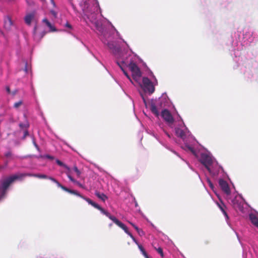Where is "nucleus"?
Returning <instances> with one entry per match:
<instances>
[{
	"mask_svg": "<svg viewBox=\"0 0 258 258\" xmlns=\"http://www.w3.org/2000/svg\"><path fill=\"white\" fill-rule=\"evenodd\" d=\"M80 6L82 18L91 27H94L102 43L113 54L117 64L134 85H139L149 94L155 91L158 84L153 73L149 70L147 77H143L138 66L140 58L129 48L126 42L111 23L101 14L97 0H82Z\"/></svg>",
	"mask_w": 258,
	"mask_h": 258,
	"instance_id": "1",
	"label": "nucleus"
},
{
	"mask_svg": "<svg viewBox=\"0 0 258 258\" xmlns=\"http://www.w3.org/2000/svg\"><path fill=\"white\" fill-rule=\"evenodd\" d=\"M183 142L184 145L181 148L195 155L208 170L211 177H222L223 175H224L223 168L209 151L205 149H197V143L191 135Z\"/></svg>",
	"mask_w": 258,
	"mask_h": 258,
	"instance_id": "2",
	"label": "nucleus"
},
{
	"mask_svg": "<svg viewBox=\"0 0 258 258\" xmlns=\"http://www.w3.org/2000/svg\"><path fill=\"white\" fill-rule=\"evenodd\" d=\"M224 174L222 177H212L213 180L218 181L219 186L222 190L224 192L225 198L228 202L232 205L233 208L239 211L244 213V206L246 204L241 195L236 192H232L228 183L224 180L227 177L226 173L223 170Z\"/></svg>",
	"mask_w": 258,
	"mask_h": 258,
	"instance_id": "3",
	"label": "nucleus"
},
{
	"mask_svg": "<svg viewBox=\"0 0 258 258\" xmlns=\"http://www.w3.org/2000/svg\"><path fill=\"white\" fill-rule=\"evenodd\" d=\"M161 116L169 127L174 128L176 136L183 141L191 135L179 114L173 116L167 109L165 108L162 110Z\"/></svg>",
	"mask_w": 258,
	"mask_h": 258,
	"instance_id": "4",
	"label": "nucleus"
},
{
	"mask_svg": "<svg viewBox=\"0 0 258 258\" xmlns=\"http://www.w3.org/2000/svg\"><path fill=\"white\" fill-rule=\"evenodd\" d=\"M35 174L31 173H18L2 179L0 181V201L6 197L9 186L16 180H21L26 176L34 177Z\"/></svg>",
	"mask_w": 258,
	"mask_h": 258,
	"instance_id": "5",
	"label": "nucleus"
},
{
	"mask_svg": "<svg viewBox=\"0 0 258 258\" xmlns=\"http://www.w3.org/2000/svg\"><path fill=\"white\" fill-rule=\"evenodd\" d=\"M171 102L166 93H163L160 97L156 100L151 101L150 109L152 112L157 117L160 115V110L162 108L169 107Z\"/></svg>",
	"mask_w": 258,
	"mask_h": 258,
	"instance_id": "6",
	"label": "nucleus"
},
{
	"mask_svg": "<svg viewBox=\"0 0 258 258\" xmlns=\"http://www.w3.org/2000/svg\"><path fill=\"white\" fill-rule=\"evenodd\" d=\"M64 191L68 192L70 194L75 195L77 196H78V197L81 198L82 199H83V200L86 201L89 204L91 205V206L94 207L95 208H96L98 210H99L100 211V212L102 214H103V215H105L106 214V213L107 212V211H105V210H104L103 208H102L99 205L95 203V202L92 201L90 199L82 196V195L79 194L76 190L70 189L66 187V188L64 189Z\"/></svg>",
	"mask_w": 258,
	"mask_h": 258,
	"instance_id": "7",
	"label": "nucleus"
},
{
	"mask_svg": "<svg viewBox=\"0 0 258 258\" xmlns=\"http://www.w3.org/2000/svg\"><path fill=\"white\" fill-rule=\"evenodd\" d=\"M106 216H107L108 218H109L111 221H113L114 223H115L116 225H117L119 227L121 228L131 238L133 239V241L138 246V244H140L139 242L137 241L134 236L132 234L131 232L128 230L127 227L121 222L119 221L115 217L112 216L109 213L107 212L105 214Z\"/></svg>",
	"mask_w": 258,
	"mask_h": 258,
	"instance_id": "8",
	"label": "nucleus"
},
{
	"mask_svg": "<svg viewBox=\"0 0 258 258\" xmlns=\"http://www.w3.org/2000/svg\"><path fill=\"white\" fill-rule=\"evenodd\" d=\"M241 45V43L240 42H232L233 46V51L234 52V55H235V57L233 58L234 61L237 63L236 66H234L233 67L234 69H237L238 67L241 66H243V61L242 58L240 56V53L239 52V48L240 47Z\"/></svg>",
	"mask_w": 258,
	"mask_h": 258,
	"instance_id": "9",
	"label": "nucleus"
},
{
	"mask_svg": "<svg viewBox=\"0 0 258 258\" xmlns=\"http://www.w3.org/2000/svg\"><path fill=\"white\" fill-rule=\"evenodd\" d=\"M252 32L249 29H245L243 30V40L246 44L250 43L253 41L254 39L252 37Z\"/></svg>",
	"mask_w": 258,
	"mask_h": 258,
	"instance_id": "10",
	"label": "nucleus"
},
{
	"mask_svg": "<svg viewBox=\"0 0 258 258\" xmlns=\"http://www.w3.org/2000/svg\"><path fill=\"white\" fill-rule=\"evenodd\" d=\"M153 136L156 139V140L159 142V143L162 145L164 147H165L167 150L170 151L173 153H174L175 155H176L177 156H178L179 158H180L182 160H184V159H183L179 154L178 153H177L175 151L172 150L171 149L169 146L164 142H163L161 139L159 138L158 136L155 135L154 134H153Z\"/></svg>",
	"mask_w": 258,
	"mask_h": 258,
	"instance_id": "11",
	"label": "nucleus"
},
{
	"mask_svg": "<svg viewBox=\"0 0 258 258\" xmlns=\"http://www.w3.org/2000/svg\"><path fill=\"white\" fill-rule=\"evenodd\" d=\"M249 218L253 225L258 229V214L251 213L249 215Z\"/></svg>",
	"mask_w": 258,
	"mask_h": 258,
	"instance_id": "12",
	"label": "nucleus"
},
{
	"mask_svg": "<svg viewBox=\"0 0 258 258\" xmlns=\"http://www.w3.org/2000/svg\"><path fill=\"white\" fill-rule=\"evenodd\" d=\"M35 16L34 12L27 14L24 18L25 23L28 25H30L32 21L34 19Z\"/></svg>",
	"mask_w": 258,
	"mask_h": 258,
	"instance_id": "13",
	"label": "nucleus"
},
{
	"mask_svg": "<svg viewBox=\"0 0 258 258\" xmlns=\"http://www.w3.org/2000/svg\"><path fill=\"white\" fill-rule=\"evenodd\" d=\"M42 23L44 24L49 28V32H55L57 31L54 26L47 19L44 18L42 20Z\"/></svg>",
	"mask_w": 258,
	"mask_h": 258,
	"instance_id": "14",
	"label": "nucleus"
},
{
	"mask_svg": "<svg viewBox=\"0 0 258 258\" xmlns=\"http://www.w3.org/2000/svg\"><path fill=\"white\" fill-rule=\"evenodd\" d=\"M61 26L65 28L64 31L68 33L71 34V31L73 30V26L68 22L66 21L65 23H61Z\"/></svg>",
	"mask_w": 258,
	"mask_h": 258,
	"instance_id": "15",
	"label": "nucleus"
},
{
	"mask_svg": "<svg viewBox=\"0 0 258 258\" xmlns=\"http://www.w3.org/2000/svg\"><path fill=\"white\" fill-rule=\"evenodd\" d=\"M13 22L10 17H9V16L6 17L4 19L5 28L7 30H9L11 28Z\"/></svg>",
	"mask_w": 258,
	"mask_h": 258,
	"instance_id": "16",
	"label": "nucleus"
},
{
	"mask_svg": "<svg viewBox=\"0 0 258 258\" xmlns=\"http://www.w3.org/2000/svg\"><path fill=\"white\" fill-rule=\"evenodd\" d=\"M66 173L68 176V177L70 179V180L72 181L73 182H74V183L76 184L77 185H78L79 186L81 187H83V185L80 183L79 182L77 181L76 180H75V179H74L72 176L70 174V173L69 172H66Z\"/></svg>",
	"mask_w": 258,
	"mask_h": 258,
	"instance_id": "17",
	"label": "nucleus"
},
{
	"mask_svg": "<svg viewBox=\"0 0 258 258\" xmlns=\"http://www.w3.org/2000/svg\"><path fill=\"white\" fill-rule=\"evenodd\" d=\"M217 205L219 207V208L220 209L221 211H222V212L223 213V214H224L225 217V219L227 221V224L230 225L229 222H228V219H229V217H228V216L227 214V213L226 212V211H225L224 209V207H223V206H222V205L219 204V203H217Z\"/></svg>",
	"mask_w": 258,
	"mask_h": 258,
	"instance_id": "18",
	"label": "nucleus"
},
{
	"mask_svg": "<svg viewBox=\"0 0 258 258\" xmlns=\"http://www.w3.org/2000/svg\"><path fill=\"white\" fill-rule=\"evenodd\" d=\"M95 195L100 199H101L103 202L105 201V200L107 199V197L103 193H100L98 192H96L95 193Z\"/></svg>",
	"mask_w": 258,
	"mask_h": 258,
	"instance_id": "19",
	"label": "nucleus"
},
{
	"mask_svg": "<svg viewBox=\"0 0 258 258\" xmlns=\"http://www.w3.org/2000/svg\"><path fill=\"white\" fill-rule=\"evenodd\" d=\"M138 247L142 253V254L145 256V258H149L148 255L146 253L143 247L141 244H138Z\"/></svg>",
	"mask_w": 258,
	"mask_h": 258,
	"instance_id": "20",
	"label": "nucleus"
},
{
	"mask_svg": "<svg viewBox=\"0 0 258 258\" xmlns=\"http://www.w3.org/2000/svg\"><path fill=\"white\" fill-rule=\"evenodd\" d=\"M19 126L22 129H26L29 127V124L28 121L26 120L24 122L20 123Z\"/></svg>",
	"mask_w": 258,
	"mask_h": 258,
	"instance_id": "21",
	"label": "nucleus"
},
{
	"mask_svg": "<svg viewBox=\"0 0 258 258\" xmlns=\"http://www.w3.org/2000/svg\"><path fill=\"white\" fill-rule=\"evenodd\" d=\"M56 163L58 165H59L60 166H63L64 167H65L68 170V171L67 172H70V168L68 166H67L66 165L64 164L61 161H60V160L57 159L56 160Z\"/></svg>",
	"mask_w": 258,
	"mask_h": 258,
	"instance_id": "22",
	"label": "nucleus"
},
{
	"mask_svg": "<svg viewBox=\"0 0 258 258\" xmlns=\"http://www.w3.org/2000/svg\"><path fill=\"white\" fill-rule=\"evenodd\" d=\"M153 247H154V248L160 254L161 257H163L164 256V253H163L162 249L160 247L157 248L156 247H155L154 245H153Z\"/></svg>",
	"mask_w": 258,
	"mask_h": 258,
	"instance_id": "23",
	"label": "nucleus"
},
{
	"mask_svg": "<svg viewBox=\"0 0 258 258\" xmlns=\"http://www.w3.org/2000/svg\"><path fill=\"white\" fill-rule=\"evenodd\" d=\"M34 177L39 178H44V179H47V176L45 174H35L34 175Z\"/></svg>",
	"mask_w": 258,
	"mask_h": 258,
	"instance_id": "24",
	"label": "nucleus"
},
{
	"mask_svg": "<svg viewBox=\"0 0 258 258\" xmlns=\"http://www.w3.org/2000/svg\"><path fill=\"white\" fill-rule=\"evenodd\" d=\"M207 182H208L209 186L210 187V188L213 191H214L215 186H214V184L212 183V181L210 180V179L209 178H207Z\"/></svg>",
	"mask_w": 258,
	"mask_h": 258,
	"instance_id": "25",
	"label": "nucleus"
},
{
	"mask_svg": "<svg viewBox=\"0 0 258 258\" xmlns=\"http://www.w3.org/2000/svg\"><path fill=\"white\" fill-rule=\"evenodd\" d=\"M69 3L70 4V5L71 6L72 9H73V10L74 11V12L76 13H78V11L77 10V9L75 7V6L74 5V4L72 3V0H69Z\"/></svg>",
	"mask_w": 258,
	"mask_h": 258,
	"instance_id": "26",
	"label": "nucleus"
},
{
	"mask_svg": "<svg viewBox=\"0 0 258 258\" xmlns=\"http://www.w3.org/2000/svg\"><path fill=\"white\" fill-rule=\"evenodd\" d=\"M41 157L42 158H47V159H48L49 160H53L54 159V157H53V156H52L51 155H48V154H46V155H43Z\"/></svg>",
	"mask_w": 258,
	"mask_h": 258,
	"instance_id": "27",
	"label": "nucleus"
},
{
	"mask_svg": "<svg viewBox=\"0 0 258 258\" xmlns=\"http://www.w3.org/2000/svg\"><path fill=\"white\" fill-rule=\"evenodd\" d=\"M55 183L56 184L57 186L58 187H60L62 189H63V190H64V189L66 188L65 186L62 185L58 181H57Z\"/></svg>",
	"mask_w": 258,
	"mask_h": 258,
	"instance_id": "28",
	"label": "nucleus"
},
{
	"mask_svg": "<svg viewBox=\"0 0 258 258\" xmlns=\"http://www.w3.org/2000/svg\"><path fill=\"white\" fill-rule=\"evenodd\" d=\"M50 13L53 16L54 18H56L57 17V14L55 11L51 10Z\"/></svg>",
	"mask_w": 258,
	"mask_h": 258,
	"instance_id": "29",
	"label": "nucleus"
},
{
	"mask_svg": "<svg viewBox=\"0 0 258 258\" xmlns=\"http://www.w3.org/2000/svg\"><path fill=\"white\" fill-rule=\"evenodd\" d=\"M22 104V102L21 101H18V102H16L14 105V106L15 108H18L19 107L21 104Z\"/></svg>",
	"mask_w": 258,
	"mask_h": 258,
	"instance_id": "30",
	"label": "nucleus"
},
{
	"mask_svg": "<svg viewBox=\"0 0 258 258\" xmlns=\"http://www.w3.org/2000/svg\"><path fill=\"white\" fill-rule=\"evenodd\" d=\"M74 170L77 173L78 176H80V175L81 174V172L79 171V170L76 166H75L74 167Z\"/></svg>",
	"mask_w": 258,
	"mask_h": 258,
	"instance_id": "31",
	"label": "nucleus"
},
{
	"mask_svg": "<svg viewBox=\"0 0 258 258\" xmlns=\"http://www.w3.org/2000/svg\"><path fill=\"white\" fill-rule=\"evenodd\" d=\"M74 37L78 40L82 44V45H83L85 47H86L87 49H88V48L86 46V45H85V44L78 37L74 35Z\"/></svg>",
	"mask_w": 258,
	"mask_h": 258,
	"instance_id": "32",
	"label": "nucleus"
},
{
	"mask_svg": "<svg viewBox=\"0 0 258 258\" xmlns=\"http://www.w3.org/2000/svg\"><path fill=\"white\" fill-rule=\"evenodd\" d=\"M47 179H48L50 180L51 181H52V182H53L54 183H55L57 181L54 178H53L52 177H51V176H47Z\"/></svg>",
	"mask_w": 258,
	"mask_h": 258,
	"instance_id": "33",
	"label": "nucleus"
},
{
	"mask_svg": "<svg viewBox=\"0 0 258 258\" xmlns=\"http://www.w3.org/2000/svg\"><path fill=\"white\" fill-rule=\"evenodd\" d=\"M130 224L133 226V227L136 229V230L137 231V232H139V228L137 226H136L134 224H133V223H130Z\"/></svg>",
	"mask_w": 258,
	"mask_h": 258,
	"instance_id": "34",
	"label": "nucleus"
},
{
	"mask_svg": "<svg viewBox=\"0 0 258 258\" xmlns=\"http://www.w3.org/2000/svg\"><path fill=\"white\" fill-rule=\"evenodd\" d=\"M141 96H142V99H143V102H144V103L145 105L146 106H147V101H146V100L145 98H144V97L142 93H141Z\"/></svg>",
	"mask_w": 258,
	"mask_h": 258,
	"instance_id": "35",
	"label": "nucleus"
},
{
	"mask_svg": "<svg viewBox=\"0 0 258 258\" xmlns=\"http://www.w3.org/2000/svg\"><path fill=\"white\" fill-rule=\"evenodd\" d=\"M183 161H184V162L187 164V165L188 166L189 168L191 170H194V169H193V168H192V167L189 165V163H188L187 161H185L184 159V160H183Z\"/></svg>",
	"mask_w": 258,
	"mask_h": 258,
	"instance_id": "36",
	"label": "nucleus"
},
{
	"mask_svg": "<svg viewBox=\"0 0 258 258\" xmlns=\"http://www.w3.org/2000/svg\"><path fill=\"white\" fill-rule=\"evenodd\" d=\"M5 156L7 157H9L11 156V153L10 152H8L7 153H6Z\"/></svg>",
	"mask_w": 258,
	"mask_h": 258,
	"instance_id": "37",
	"label": "nucleus"
},
{
	"mask_svg": "<svg viewBox=\"0 0 258 258\" xmlns=\"http://www.w3.org/2000/svg\"><path fill=\"white\" fill-rule=\"evenodd\" d=\"M139 235H143L144 233V232L143 231V230H141L139 229V232H137Z\"/></svg>",
	"mask_w": 258,
	"mask_h": 258,
	"instance_id": "38",
	"label": "nucleus"
},
{
	"mask_svg": "<svg viewBox=\"0 0 258 258\" xmlns=\"http://www.w3.org/2000/svg\"><path fill=\"white\" fill-rule=\"evenodd\" d=\"M36 29H37V27L35 26L34 27V32H33V33H34V35L35 36H36Z\"/></svg>",
	"mask_w": 258,
	"mask_h": 258,
	"instance_id": "39",
	"label": "nucleus"
},
{
	"mask_svg": "<svg viewBox=\"0 0 258 258\" xmlns=\"http://www.w3.org/2000/svg\"><path fill=\"white\" fill-rule=\"evenodd\" d=\"M28 135V132L27 131L24 132V138H25Z\"/></svg>",
	"mask_w": 258,
	"mask_h": 258,
	"instance_id": "40",
	"label": "nucleus"
},
{
	"mask_svg": "<svg viewBox=\"0 0 258 258\" xmlns=\"http://www.w3.org/2000/svg\"><path fill=\"white\" fill-rule=\"evenodd\" d=\"M165 134L167 135V136L169 138H171V135L170 134H169L166 131H164Z\"/></svg>",
	"mask_w": 258,
	"mask_h": 258,
	"instance_id": "41",
	"label": "nucleus"
},
{
	"mask_svg": "<svg viewBox=\"0 0 258 258\" xmlns=\"http://www.w3.org/2000/svg\"><path fill=\"white\" fill-rule=\"evenodd\" d=\"M6 90H7L8 93H10V88L9 87H7Z\"/></svg>",
	"mask_w": 258,
	"mask_h": 258,
	"instance_id": "42",
	"label": "nucleus"
},
{
	"mask_svg": "<svg viewBox=\"0 0 258 258\" xmlns=\"http://www.w3.org/2000/svg\"><path fill=\"white\" fill-rule=\"evenodd\" d=\"M33 143H34V146H35V147H36L37 149H38V147L37 145L36 144V143L35 142V141H33Z\"/></svg>",
	"mask_w": 258,
	"mask_h": 258,
	"instance_id": "43",
	"label": "nucleus"
},
{
	"mask_svg": "<svg viewBox=\"0 0 258 258\" xmlns=\"http://www.w3.org/2000/svg\"><path fill=\"white\" fill-rule=\"evenodd\" d=\"M8 2H14L15 0H7Z\"/></svg>",
	"mask_w": 258,
	"mask_h": 258,
	"instance_id": "44",
	"label": "nucleus"
},
{
	"mask_svg": "<svg viewBox=\"0 0 258 258\" xmlns=\"http://www.w3.org/2000/svg\"><path fill=\"white\" fill-rule=\"evenodd\" d=\"M112 226V223H110V224H109V226L110 227H111Z\"/></svg>",
	"mask_w": 258,
	"mask_h": 258,
	"instance_id": "45",
	"label": "nucleus"
},
{
	"mask_svg": "<svg viewBox=\"0 0 258 258\" xmlns=\"http://www.w3.org/2000/svg\"><path fill=\"white\" fill-rule=\"evenodd\" d=\"M236 235H237V237L238 240H239V236H238V234L236 233Z\"/></svg>",
	"mask_w": 258,
	"mask_h": 258,
	"instance_id": "46",
	"label": "nucleus"
}]
</instances>
